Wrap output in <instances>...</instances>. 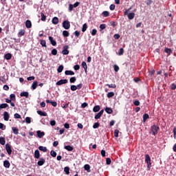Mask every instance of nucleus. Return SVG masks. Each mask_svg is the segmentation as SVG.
I'll use <instances>...</instances> for the list:
<instances>
[{
    "mask_svg": "<svg viewBox=\"0 0 176 176\" xmlns=\"http://www.w3.org/2000/svg\"><path fill=\"white\" fill-rule=\"evenodd\" d=\"M130 10H131V8H129V9L126 10L124 12V15L128 16L129 20H133V19H134V17L135 16V13H134V12L129 13V12H130Z\"/></svg>",
    "mask_w": 176,
    "mask_h": 176,
    "instance_id": "obj_1",
    "label": "nucleus"
},
{
    "mask_svg": "<svg viewBox=\"0 0 176 176\" xmlns=\"http://www.w3.org/2000/svg\"><path fill=\"white\" fill-rule=\"evenodd\" d=\"M150 130V133L152 134V135H156L157 133H159V130H160V128L159 127V126L154 124L151 126Z\"/></svg>",
    "mask_w": 176,
    "mask_h": 176,
    "instance_id": "obj_2",
    "label": "nucleus"
},
{
    "mask_svg": "<svg viewBox=\"0 0 176 176\" xmlns=\"http://www.w3.org/2000/svg\"><path fill=\"white\" fill-rule=\"evenodd\" d=\"M145 162L147 164L148 170H151V167H152V163H151V156L148 154L145 155Z\"/></svg>",
    "mask_w": 176,
    "mask_h": 176,
    "instance_id": "obj_3",
    "label": "nucleus"
},
{
    "mask_svg": "<svg viewBox=\"0 0 176 176\" xmlns=\"http://www.w3.org/2000/svg\"><path fill=\"white\" fill-rule=\"evenodd\" d=\"M62 54L65 56H68L69 54V51L68 50L69 49V46L68 45H64L63 47Z\"/></svg>",
    "mask_w": 176,
    "mask_h": 176,
    "instance_id": "obj_4",
    "label": "nucleus"
},
{
    "mask_svg": "<svg viewBox=\"0 0 176 176\" xmlns=\"http://www.w3.org/2000/svg\"><path fill=\"white\" fill-rule=\"evenodd\" d=\"M63 27L65 30H69L71 28V23L69 21H64L63 22Z\"/></svg>",
    "mask_w": 176,
    "mask_h": 176,
    "instance_id": "obj_5",
    "label": "nucleus"
},
{
    "mask_svg": "<svg viewBox=\"0 0 176 176\" xmlns=\"http://www.w3.org/2000/svg\"><path fill=\"white\" fill-rule=\"evenodd\" d=\"M67 83H68V80H67V79H63V80H58V81L56 83V86H61V85H65V84H67Z\"/></svg>",
    "mask_w": 176,
    "mask_h": 176,
    "instance_id": "obj_6",
    "label": "nucleus"
},
{
    "mask_svg": "<svg viewBox=\"0 0 176 176\" xmlns=\"http://www.w3.org/2000/svg\"><path fill=\"white\" fill-rule=\"evenodd\" d=\"M6 150L9 155H12V146L9 143L6 144Z\"/></svg>",
    "mask_w": 176,
    "mask_h": 176,
    "instance_id": "obj_7",
    "label": "nucleus"
},
{
    "mask_svg": "<svg viewBox=\"0 0 176 176\" xmlns=\"http://www.w3.org/2000/svg\"><path fill=\"white\" fill-rule=\"evenodd\" d=\"M24 35H25V30L24 29L20 30L19 32H18L19 38L24 36Z\"/></svg>",
    "mask_w": 176,
    "mask_h": 176,
    "instance_id": "obj_8",
    "label": "nucleus"
},
{
    "mask_svg": "<svg viewBox=\"0 0 176 176\" xmlns=\"http://www.w3.org/2000/svg\"><path fill=\"white\" fill-rule=\"evenodd\" d=\"M49 41H50V43L52 45V46H56L57 42H56V41L54 40L51 36H49Z\"/></svg>",
    "mask_w": 176,
    "mask_h": 176,
    "instance_id": "obj_9",
    "label": "nucleus"
},
{
    "mask_svg": "<svg viewBox=\"0 0 176 176\" xmlns=\"http://www.w3.org/2000/svg\"><path fill=\"white\" fill-rule=\"evenodd\" d=\"M9 118H10L9 113H8L7 111H5L3 113L4 120H6V122H8V120H9Z\"/></svg>",
    "mask_w": 176,
    "mask_h": 176,
    "instance_id": "obj_10",
    "label": "nucleus"
},
{
    "mask_svg": "<svg viewBox=\"0 0 176 176\" xmlns=\"http://www.w3.org/2000/svg\"><path fill=\"white\" fill-rule=\"evenodd\" d=\"M3 166L6 168H9L10 167V162H9V161L8 160H5L3 162Z\"/></svg>",
    "mask_w": 176,
    "mask_h": 176,
    "instance_id": "obj_11",
    "label": "nucleus"
},
{
    "mask_svg": "<svg viewBox=\"0 0 176 176\" xmlns=\"http://www.w3.org/2000/svg\"><path fill=\"white\" fill-rule=\"evenodd\" d=\"M58 22H59V20H58V18L57 16H54L52 19V24H54L55 25H57Z\"/></svg>",
    "mask_w": 176,
    "mask_h": 176,
    "instance_id": "obj_12",
    "label": "nucleus"
},
{
    "mask_svg": "<svg viewBox=\"0 0 176 176\" xmlns=\"http://www.w3.org/2000/svg\"><path fill=\"white\" fill-rule=\"evenodd\" d=\"M105 112H107V113H108L109 115H111V113H113V110H112V108L111 107H106L104 109Z\"/></svg>",
    "mask_w": 176,
    "mask_h": 176,
    "instance_id": "obj_13",
    "label": "nucleus"
},
{
    "mask_svg": "<svg viewBox=\"0 0 176 176\" xmlns=\"http://www.w3.org/2000/svg\"><path fill=\"white\" fill-rule=\"evenodd\" d=\"M25 27L26 28H31V27H32V23H31V21L27 20L25 21Z\"/></svg>",
    "mask_w": 176,
    "mask_h": 176,
    "instance_id": "obj_14",
    "label": "nucleus"
},
{
    "mask_svg": "<svg viewBox=\"0 0 176 176\" xmlns=\"http://www.w3.org/2000/svg\"><path fill=\"white\" fill-rule=\"evenodd\" d=\"M81 65L84 68L85 74H87V64H86V62H82Z\"/></svg>",
    "mask_w": 176,
    "mask_h": 176,
    "instance_id": "obj_15",
    "label": "nucleus"
},
{
    "mask_svg": "<svg viewBox=\"0 0 176 176\" xmlns=\"http://www.w3.org/2000/svg\"><path fill=\"white\" fill-rule=\"evenodd\" d=\"M45 163V160L43 158H40V160L37 162L38 166H43Z\"/></svg>",
    "mask_w": 176,
    "mask_h": 176,
    "instance_id": "obj_16",
    "label": "nucleus"
},
{
    "mask_svg": "<svg viewBox=\"0 0 176 176\" xmlns=\"http://www.w3.org/2000/svg\"><path fill=\"white\" fill-rule=\"evenodd\" d=\"M41 157V153H39V150H36L34 151V158L39 159Z\"/></svg>",
    "mask_w": 176,
    "mask_h": 176,
    "instance_id": "obj_17",
    "label": "nucleus"
},
{
    "mask_svg": "<svg viewBox=\"0 0 176 176\" xmlns=\"http://www.w3.org/2000/svg\"><path fill=\"white\" fill-rule=\"evenodd\" d=\"M20 96L21 97H25V98H28L30 94L28 91L21 92Z\"/></svg>",
    "mask_w": 176,
    "mask_h": 176,
    "instance_id": "obj_18",
    "label": "nucleus"
},
{
    "mask_svg": "<svg viewBox=\"0 0 176 176\" xmlns=\"http://www.w3.org/2000/svg\"><path fill=\"white\" fill-rule=\"evenodd\" d=\"M38 115H40V116H47V113L45 111H42L40 110L37 111Z\"/></svg>",
    "mask_w": 176,
    "mask_h": 176,
    "instance_id": "obj_19",
    "label": "nucleus"
},
{
    "mask_svg": "<svg viewBox=\"0 0 176 176\" xmlns=\"http://www.w3.org/2000/svg\"><path fill=\"white\" fill-rule=\"evenodd\" d=\"M37 136L38 138H42V137H43V135H45V132H42L41 131H37Z\"/></svg>",
    "mask_w": 176,
    "mask_h": 176,
    "instance_id": "obj_20",
    "label": "nucleus"
},
{
    "mask_svg": "<svg viewBox=\"0 0 176 176\" xmlns=\"http://www.w3.org/2000/svg\"><path fill=\"white\" fill-rule=\"evenodd\" d=\"M4 58L6 60H11L12 59V54L8 53L4 55Z\"/></svg>",
    "mask_w": 176,
    "mask_h": 176,
    "instance_id": "obj_21",
    "label": "nucleus"
},
{
    "mask_svg": "<svg viewBox=\"0 0 176 176\" xmlns=\"http://www.w3.org/2000/svg\"><path fill=\"white\" fill-rule=\"evenodd\" d=\"M65 149L66 151H68L69 152H72L74 151V147L72 146H65Z\"/></svg>",
    "mask_w": 176,
    "mask_h": 176,
    "instance_id": "obj_22",
    "label": "nucleus"
},
{
    "mask_svg": "<svg viewBox=\"0 0 176 176\" xmlns=\"http://www.w3.org/2000/svg\"><path fill=\"white\" fill-rule=\"evenodd\" d=\"M39 151H41L42 152H47V148L43 146H38Z\"/></svg>",
    "mask_w": 176,
    "mask_h": 176,
    "instance_id": "obj_23",
    "label": "nucleus"
},
{
    "mask_svg": "<svg viewBox=\"0 0 176 176\" xmlns=\"http://www.w3.org/2000/svg\"><path fill=\"white\" fill-rule=\"evenodd\" d=\"M101 109V107H100V105H96L93 108L94 112H98Z\"/></svg>",
    "mask_w": 176,
    "mask_h": 176,
    "instance_id": "obj_24",
    "label": "nucleus"
},
{
    "mask_svg": "<svg viewBox=\"0 0 176 176\" xmlns=\"http://www.w3.org/2000/svg\"><path fill=\"white\" fill-rule=\"evenodd\" d=\"M164 52H165V53H167V54H168V56H170V54H172V53H173V50H171V49L167 48V47L165 48Z\"/></svg>",
    "mask_w": 176,
    "mask_h": 176,
    "instance_id": "obj_25",
    "label": "nucleus"
},
{
    "mask_svg": "<svg viewBox=\"0 0 176 176\" xmlns=\"http://www.w3.org/2000/svg\"><path fill=\"white\" fill-rule=\"evenodd\" d=\"M38 87V81H34L32 85V90H35Z\"/></svg>",
    "mask_w": 176,
    "mask_h": 176,
    "instance_id": "obj_26",
    "label": "nucleus"
},
{
    "mask_svg": "<svg viewBox=\"0 0 176 176\" xmlns=\"http://www.w3.org/2000/svg\"><path fill=\"white\" fill-rule=\"evenodd\" d=\"M9 107V104L8 103H3L0 104V109H5V108H8Z\"/></svg>",
    "mask_w": 176,
    "mask_h": 176,
    "instance_id": "obj_27",
    "label": "nucleus"
},
{
    "mask_svg": "<svg viewBox=\"0 0 176 176\" xmlns=\"http://www.w3.org/2000/svg\"><path fill=\"white\" fill-rule=\"evenodd\" d=\"M65 75H75V72H74L73 71H71V70H66L65 72Z\"/></svg>",
    "mask_w": 176,
    "mask_h": 176,
    "instance_id": "obj_28",
    "label": "nucleus"
},
{
    "mask_svg": "<svg viewBox=\"0 0 176 176\" xmlns=\"http://www.w3.org/2000/svg\"><path fill=\"white\" fill-rule=\"evenodd\" d=\"M63 35L65 38H68V36H69V32L67 31V30H64L63 32Z\"/></svg>",
    "mask_w": 176,
    "mask_h": 176,
    "instance_id": "obj_29",
    "label": "nucleus"
},
{
    "mask_svg": "<svg viewBox=\"0 0 176 176\" xmlns=\"http://www.w3.org/2000/svg\"><path fill=\"white\" fill-rule=\"evenodd\" d=\"M0 144L1 145H5V144H6V140H5V138L0 137Z\"/></svg>",
    "mask_w": 176,
    "mask_h": 176,
    "instance_id": "obj_30",
    "label": "nucleus"
},
{
    "mask_svg": "<svg viewBox=\"0 0 176 176\" xmlns=\"http://www.w3.org/2000/svg\"><path fill=\"white\" fill-rule=\"evenodd\" d=\"M12 130L14 134H16V135H17V134H19V129L18 128L13 126L12 128Z\"/></svg>",
    "mask_w": 176,
    "mask_h": 176,
    "instance_id": "obj_31",
    "label": "nucleus"
},
{
    "mask_svg": "<svg viewBox=\"0 0 176 176\" xmlns=\"http://www.w3.org/2000/svg\"><path fill=\"white\" fill-rule=\"evenodd\" d=\"M84 168L86 171H87V173H90V165L89 164H85L84 166Z\"/></svg>",
    "mask_w": 176,
    "mask_h": 176,
    "instance_id": "obj_32",
    "label": "nucleus"
},
{
    "mask_svg": "<svg viewBox=\"0 0 176 176\" xmlns=\"http://www.w3.org/2000/svg\"><path fill=\"white\" fill-rule=\"evenodd\" d=\"M40 44L43 47H47V46L46 45V41L45 40H40Z\"/></svg>",
    "mask_w": 176,
    "mask_h": 176,
    "instance_id": "obj_33",
    "label": "nucleus"
},
{
    "mask_svg": "<svg viewBox=\"0 0 176 176\" xmlns=\"http://www.w3.org/2000/svg\"><path fill=\"white\" fill-rule=\"evenodd\" d=\"M87 30V23H84L82 28V32H86Z\"/></svg>",
    "mask_w": 176,
    "mask_h": 176,
    "instance_id": "obj_34",
    "label": "nucleus"
},
{
    "mask_svg": "<svg viewBox=\"0 0 176 176\" xmlns=\"http://www.w3.org/2000/svg\"><path fill=\"white\" fill-rule=\"evenodd\" d=\"M41 21H46V15L43 14V12H41Z\"/></svg>",
    "mask_w": 176,
    "mask_h": 176,
    "instance_id": "obj_35",
    "label": "nucleus"
},
{
    "mask_svg": "<svg viewBox=\"0 0 176 176\" xmlns=\"http://www.w3.org/2000/svg\"><path fill=\"white\" fill-rule=\"evenodd\" d=\"M105 86H108L110 89H116V85L115 84H106Z\"/></svg>",
    "mask_w": 176,
    "mask_h": 176,
    "instance_id": "obj_36",
    "label": "nucleus"
},
{
    "mask_svg": "<svg viewBox=\"0 0 176 176\" xmlns=\"http://www.w3.org/2000/svg\"><path fill=\"white\" fill-rule=\"evenodd\" d=\"M63 69H64V66L60 65L58 67V74H60V72H63Z\"/></svg>",
    "mask_w": 176,
    "mask_h": 176,
    "instance_id": "obj_37",
    "label": "nucleus"
},
{
    "mask_svg": "<svg viewBox=\"0 0 176 176\" xmlns=\"http://www.w3.org/2000/svg\"><path fill=\"white\" fill-rule=\"evenodd\" d=\"M124 54V50L123 48H120L118 51V56H123Z\"/></svg>",
    "mask_w": 176,
    "mask_h": 176,
    "instance_id": "obj_38",
    "label": "nucleus"
},
{
    "mask_svg": "<svg viewBox=\"0 0 176 176\" xmlns=\"http://www.w3.org/2000/svg\"><path fill=\"white\" fill-rule=\"evenodd\" d=\"M10 98L11 101H16V95L14 94H10Z\"/></svg>",
    "mask_w": 176,
    "mask_h": 176,
    "instance_id": "obj_39",
    "label": "nucleus"
},
{
    "mask_svg": "<svg viewBox=\"0 0 176 176\" xmlns=\"http://www.w3.org/2000/svg\"><path fill=\"white\" fill-rule=\"evenodd\" d=\"M103 17H108L109 16V12L108 11H104L102 13Z\"/></svg>",
    "mask_w": 176,
    "mask_h": 176,
    "instance_id": "obj_40",
    "label": "nucleus"
},
{
    "mask_svg": "<svg viewBox=\"0 0 176 176\" xmlns=\"http://www.w3.org/2000/svg\"><path fill=\"white\" fill-rule=\"evenodd\" d=\"M147 119H149V115L148 113H144L143 115V120L145 122Z\"/></svg>",
    "mask_w": 176,
    "mask_h": 176,
    "instance_id": "obj_41",
    "label": "nucleus"
},
{
    "mask_svg": "<svg viewBox=\"0 0 176 176\" xmlns=\"http://www.w3.org/2000/svg\"><path fill=\"white\" fill-rule=\"evenodd\" d=\"M58 51L56 48L53 49L51 52L52 56H57Z\"/></svg>",
    "mask_w": 176,
    "mask_h": 176,
    "instance_id": "obj_42",
    "label": "nucleus"
},
{
    "mask_svg": "<svg viewBox=\"0 0 176 176\" xmlns=\"http://www.w3.org/2000/svg\"><path fill=\"white\" fill-rule=\"evenodd\" d=\"M115 96V93H113V92H109L108 94H107V98H111V97H113Z\"/></svg>",
    "mask_w": 176,
    "mask_h": 176,
    "instance_id": "obj_43",
    "label": "nucleus"
},
{
    "mask_svg": "<svg viewBox=\"0 0 176 176\" xmlns=\"http://www.w3.org/2000/svg\"><path fill=\"white\" fill-rule=\"evenodd\" d=\"M100 127V122H95L93 125V129H98Z\"/></svg>",
    "mask_w": 176,
    "mask_h": 176,
    "instance_id": "obj_44",
    "label": "nucleus"
},
{
    "mask_svg": "<svg viewBox=\"0 0 176 176\" xmlns=\"http://www.w3.org/2000/svg\"><path fill=\"white\" fill-rule=\"evenodd\" d=\"M70 83H75L76 82V77H72L69 79Z\"/></svg>",
    "mask_w": 176,
    "mask_h": 176,
    "instance_id": "obj_45",
    "label": "nucleus"
},
{
    "mask_svg": "<svg viewBox=\"0 0 176 176\" xmlns=\"http://www.w3.org/2000/svg\"><path fill=\"white\" fill-rule=\"evenodd\" d=\"M64 171H65V173L67 175H69V167H68V166L65 167Z\"/></svg>",
    "mask_w": 176,
    "mask_h": 176,
    "instance_id": "obj_46",
    "label": "nucleus"
},
{
    "mask_svg": "<svg viewBox=\"0 0 176 176\" xmlns=\"http://www.w3.org/2000/svg\"><path fill=\"white\" fill-rule=\"evenodd\" d=\"M50 155L51 156H52V157H56V156H57V153H56V151L52 150L50 152Z\"/></svg>",
    "mask_w": 176,
    "mask_h": 176,
    "instance_id": "obj_47",
    "label": "nucleus"
},
{
    "mask_svg": "<svg viewBox=\"0 0 176 176\" xmlns=\"http://www.w3.org/2000/svg\"><path fill=\"white\" fill-rule=\"evenodd\" d=\"M114 137H116V138H118V137H119V130L115 129V131H114Z\"/></svg>",
    "mask_w": 176,
    "mask_h": 176,
    "instance_id": "obj_48",
    "label": "nucleus"
},
{
    "mask_svg": "<svg viewBox=\"0 0 176 176\" xmlns=\"http://www.w3.org/2000/svg\"><path fill=\"white\" fill-rule=\"evenodd\" d=\"M113 69H114L115 72H118V71L120 69L119 66H118V65H114Z\"/></svg>",
    "mask_w": 176,
    "mask_h": 176,
    "instance_id": "obj_49",
    "label": "nucleus"
},
{
    "mask_svg": "<svg viewBox=\"0 0 176 176\" xmlns=\"http://www.w3.org/2000/svg\"><path fill=\"white\" fill-rule=\"evenodd\" d=\"M145 3L147 6H149L150 5H152V0H145Z\"/></svg>",
    "mask_w": 176,
    "mask_h": 176,
    "instance_id": "obj_50",
    "label": "nucleus"
},
{
    "mask_svg": "<svg viewBox=\"0 0 176 176\" xmlns=\"http://www.w3.org/2000/svg\"><path fill=\"white\" fill-rule=\"evenodd\" d=\"M0 129H1V130H6V126H5V124H3V123L0 122Z\"/></svg>",
    "mask_w": 176,
    "mask_h": 176,
    "instance_id": "obj_51",
    "label": "nucleus"
},
{
    "mask_svg": "<svg viewBox=\"0 0 176 176\" xmlns=\"http://www.w3.org/2000/svg\"><path fill=\"white\" fill-rule=\"evenodd\" d=\"M70 89H71L72 91H76V90H78L77 87H76V85H72L70 87Z\"/></svg>",
    "mask_w": 176,
    "mask_h": 176,
    "instance_id": "obj_52",
    "label": "nucleus"
},
{
    "mask_svg": "<svg viewBox=\"0 0 176 176\" xmlns=\"http://www.w3.org/2000/svg\"><path fill=\"white\" fill-rule=\"evenodd\" d=\"M74 35L76 38H79L80 35V32H78V30L74 32Z\"/></svg>",
    "mask_w": 176,
    "mask_h": 176,
    "instance_id": "obj_53",
    "label": "nucleus"
},
{
    "mask_svg": "<svg viewBox=\"0 0 176 176\" xmlns=\"http://www.w3.org/2000/svg\"><path fill=\"white\" fill-rule=\"evenodd\" d=\"M74 69L75 71H79V69H80V66L79 65H76L74 66Z\"/></svg>",
    "mask_w": 176,
    "mask_h": 176,
    "instance_id": "obj_54",
    "label": "nucleus"
},
{
    "mask_svg": "<svg viewBox=\"0 0 176 176\" xmlns=\"http://www.w3.org/2000/svg\"><path fill=\"white\" fill-rule=\"evenodd\" d=\"M112 163V160H111V158H107L106 159V164L109 165Z\"/></svg>",
    "mask_w": 176,
    "mask_h": 176,
    "instance_id": "obj_55",
    "label": "nucleus"
},
{
    "mask_svg": "<svg viewBox=\"0 0 176 176\" xmlns=\"http://www.w3.org/2000/svg\"><path fill=\"white\" fill-rule=\"evenodd\" d=\"M74 5L73 4H69V12H72L74 10Z\"/></svg>",
    "mask_w": 176,
    "mask_h": 176,
    "instance_id": "obj_56",
    "label": "nucleus"
},
{
    "mask_svg": "<svg viewBox=\"0 0 176 176\" xmlns=\"http://www.w3.org/2000/svg\"><path fill=\"white\" fill-rule=\"evenodd\" d=\"M91 34L92 36H94L95 35L97 34V30H96V29L92 30Z\"/></svg>",
    "mask_w": 176,
    "mask_h": 176,
    "instance_id": "obj_57",
    "label": "nucleus"
},
{
    "mask_svg": "<svg viewBox=\"0 0 176 176\" xmlns=\"http://www.w3.org/2000/svg\"><path fill=\"white\" fill-rule=\"evenodd\" d=\"M101 155L102 156V157H105L107 152L104 150H102L100 151Z\"/></svg>",
    "mask_w": 176,
    "mask_h": 176,
    "instance_id": "obj_58",
    "label": "nucleus"
},
{
    "mask_svg": "<svg viewBox=\"0 0 176 176\" xmlns=\"http://www.w3.org/2000/svg\"><path fill=\"white\" fill-rule=\"evenodd\" d=\"M100 30H105V28H107V25H105V24H100Z\"/></svg>",
    "mask_w": 176,
    "mask_h": 176,
    "instance_id": "obj_59",
    "label": "nucleus"
},
{
    "mask_svg": "<svg viewBox=\"0 0 176 176\" xmlns=\"http://www.w3.org/2000/svg\"><path fill=\"white\" fill-rule=\"evenodd\" d=\"M25 122H26V123H28V124L31 123V118L26 117L25 118Z\"/></svg>",
    "mask_w": 176,
    "mask_h": 176,
    "instance_id": "obj_60",
    "label": "nucleus"
},
{
    "mask_svg": "<svg viewBox=\"0 0 176 176\" xmlns=\"http://www.w3.org/2000/svg\"><path fill=\"white\" fill-rule=\"evenodd\" d=\"M101 116H102L100 115V113H98L95 116V119H96V120L100 119V118H101Z\"/></svg>",
    "mask_w": 176,
    "mask_h": 176,
    "instance_id": "obj_61",
    "label": "nucleus"
},
{
    "mask_svg": "<svg viewBox=\"0 0 176 176\" xmlns=\"http://www.w3.org/2000/svg\"><path fill=\"white\" fill-rule=\"evenodd\" d=\"M115 8H116L115 4H111V5H110V6H109L110 10H115Z\"/></svg>",
    "mask_w": 176,
    "mask_h": 176,
    "instance_id": "obj_62",
    "label": "nucleus"
},
{
    "mask_svg": "<svg viewBox=\"0 0 176 176\" xmlns=\"http://www.w3.org/2000/svg\"><path fill=\"white\" fill-rule=\"evenodd\" d=\"M140 102L138 100H135L133 102V104L135 106V107H138L140 105Z\"/></svg>",
    "mask_w": 176,
    "mask_h": 176,
    "instance_id": "obj_63",
    "label": "nucleus"
},
{
    "mask_svg": "<svg viewBox=\"0 0 176 176\" xmlns=\"http://www.w3.org/2000/svg\"><path fill=\"white\" fill-rule=\"evenodd\" d=\"M170 89L171 90H175L176 89V85L173 83L171 85H170Z\"/></svg>",
    "mask_w": 176,
    "mask_h": 176,
    "instance_id": "obj_64",
    "label": "nucleus"
}]
</instances>
